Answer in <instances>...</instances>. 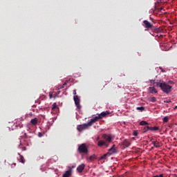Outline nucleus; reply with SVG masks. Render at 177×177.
Returning <instances> with one entry per match:
<instances>
[{
  "label": "nucleus",
  "mask_w": 177,
  "mask_h": 177,
  "mask_svg": "<svg viewBox=\"0 0 177 177\" xmlns=\"http://www.w3.org/2000/svg\"><path fill=\"white\" fill-rule=\"evenodd\" d=\"M160 89H162V92L168 94L170 92H172V86H169L165 82H162Z\"/></svg>",
  "instance_id": "nucleus-1"
},
{
  "label": "nucleus",
  "mask_w": 177,
  "mask_h": 177,
  "mask_svg": "<svg viewBox=\"0 0 177 177\" xmlns=\"http://www.w3.org/2000/svg\"><path fill=\"white\" fill-rule=\"evenodd\" d=\"M73 100L75 102V104L78 110V111H80V110H81V104H80L81 102V100L80 99V97H78V95H77V91L73 90Z\"/></svg>",
  "instance_id": "nucleus-2"
},
{
  "label": "nucleus",
  "mask_w": 177,
  "mask_h": 177,
  "mask_svg": "<svg viewBox=\"0 0 177 177\" xmlns=\"http://www.w3.org/2000/svg\"><path fill=\"white\" fill-rule=\"evenodd\" d=\"M77 150L80 154H88V146H86V144L79 145Z\"/></svg>",
  "instance_id": "nucleus-3"
},
{
  "label": "nucleus",
  "mask_w": 177,
  "mask_h": 177,
  "mask_svg": "<svg viewBox=\"0 0 177 177\" xmlns=\"http://www.w3.org/2000/svg\"><path fill=\"white\" fill-rule=\"evenodd\" d=\"M142 23L143 27H145V28H147L146 30H151L154 27L153 24H151V23H150L147 20H144Z\"/></svg>",
  "instance_id": "nucleus-4"
},
{
  "label": "nucleus",
  "mask_w": 177,
  "mask_h": 177,
  "mask_svg": "<svg viewBox=\"0 0 177 177\" xmlns=\"http://www.w3.org/2000/svg\"><path fill=\"white\" fill-rule=\"evenodd\" d=\"M118 153V151L117 149H115V145H113L111 149H109L108 154L109 156H111L113 154H117Z\"/></svg>",
  "instance_id": "nucleus-5"
},
{
  "label": "nucleus",
  "mask_w": 177,
  "mask_h": 177,
  "mask_svg": "<svg viewBox=\"0 0 177 177\" xmlns=\"http://www.w3.org/2000/svg\"><path fill=\"white\" fill-rule=\"evenodd\" d=\"M90 127L88 123L80 124L77 126V130H79L80 132L84 131V129H88V127Z\"/></svg>",
  "instance_id": "nucleus-6"
},
{
  "label": "nucleus",
  "mask_w": 177,
  "mask_h": 177,
  "mask_svg": "<svg viewBox=\"0 0 177 177\" xmlns=\"http://www.w3.org/2000/svg\"><path fill=\"white\" fill-rule=\"evenodd\" d=\"M99 120H100V118L99 115H97V116H95L94 118L91 119V120L88 122V125L91 127V125H93V124H95V122L99 121Z\"/></svg>",
  "instance_id": "nucleus-7"
},
{
  "label": "nucleus",
  "mask_w": 177,
  "mask_h": 177,
  "mask_svg": "<svg viewBox=\"0 0 177 177\" xmlns=\"http://www.w3.org/2000/svg\"><path fill=\"white\" fill-rule=\"evenodd\" d=\"M145 131L144 132H147V131H158L159 128L158 127H149L147 126L146 127L144 128Z\"/></svg>",
  "instance_id": "nucleus-8"
},
{
  "label": "nucleus",
  "mask_w": 177,
  "mask_h": 177,
  "mask_svg": "<svg viewBox=\"0 0 177 177\" xmlns=\"http://www.w3.org/2000/svg\"><path fill=\"white\" fill-rule=\"evenodd\" d=\"M102 138H103L104 140H105V142L106 143H111V142H112V140H113L112 138H111V136H110L107 134H104L102 136Z\"/></svg>",
  "instance_id": "nucleus-9"
},
{
  "label": "nucleus",
  "mask_w": 177,
  "mask_h": 177,
  "mask_svg": "<svg viewBox=\"0 0 177 177\" xmlns=\"http://www.w3.org/2000/svg\"><path fill=\"white\" fill-rule=\"evenodd\" d=\"M77 171L79 174H82L84 169H85V164L82 163L77 167Z\"/></svg>",
  "instance_id": "nucleus-10"
},
{
  "label": "nucleus",
  "mask_w": 177,
  "mask_h": 177,
  "mask_svg": "<svg viewBox=\"0 0 177 177\" xmlns=\"http://www.w3.org/2000/svg\"><path fill=\"white\" fill-rule=\"evenodd\" d=\"M97 145L100 147H102V146H106V147H109V144L104 140H100Z\"/></svg>",
  "instance_id": "nucleus-11"
},
{
  "label": "nucleus",
  "mask_w": 177,
  "mask_h": 177,
  "mask_svg": "<svg viewBox=\"0 0 177 177\" xmlns=\"http://www.w3.org/2000/svg\"><path fill=\"white\" fill-rule=\"evenodd\" d=\"M154 138L151 139V142H152V145H153L154 147H161V144L158 142V141H153Z\"/></svg>",
  "instance_id": "nucleus-12"
},
{
  "label": "nucleus",
  "mask_w": 177,
  "mask_h": 177,
  "mask_svg": "<svg viewBox=\"0 0 177 177\" xmlns=\"http://www.w3.org/2000/svg\"><path fill=\"white\" fill-rule=\"evenodd\" d=\"M108 114H109V113L108 111H106L98 114V116L100 117V119L102 120V118H104V117H106V115H108Z\"/></svg>",
  "instance_id": "nucleus-13"
},
{
  "label": "nucleus",
  "mask_w": 177,
  "mask_h": 177,
  "mask_svg": "<svg viewBox=\"0 0 177 177\" xmlns=\"http://www.w3.org/2000/svg\"><path fill=\"white\" fill-rule=\"evenodd\" d=\"M71 172H73V170L70 169L69 170H67L64 174L62 177H71Z\"/></svg>",
  "instance_id": "nucleus-14"
},
{
  "label": "nucleus",
  "mask_w": 177,
  "mask_h": 177,
  "mask_svg": "<svg viewBox=\"0 0 177 177\" xmlns=\"http://www.w3.org/2000/svg\"><path fill=\"white\" fill-rule=\"evenodd\" d=\"M149 93H158V91H157L154 86H152L149 88Z\"/></svg>",
  "instance_id": "nucleus-15"
},
{
  "label": "nucleus",
  "mask_w": 177,
  "mask_h": 177,
  "mask_svg": "<svg viewBox=\"0 0 177 177\" xmlns=\"http://www.w3.org/2000/svg\"><path fill=\"white\" fill-rule=\"evenodd\" d=\"M122 145L125 147H129V146H131V142H129V141H128V140H124L122 142Z\"/></svg>",
  "instance_id": "nucleus-16"
},
{
  "label": "nucleus",
  "mask_w": 177,
  "mask_h": 177,
  "mask_svg": "<svg viewBox=\"0 0 177 177\" xmlns=\"http://www.w3.org/2000/svg\"><path fill=\"white\" fill-rule=\"evenodd\" d=\"M19 158H18V161L19 162H21V164H24L25 161H24V157L21 155H20V153H19Z\"/></svg>",
  "instance_id": "nucleus-17"
},
{
  "label": "nucleus",
  "mask_w": 177,
  "mask_h": 177,
  "mask_svg": "<svg viewBox=\"0 0 177 177\" xmlns=\"http://www.w3.org/2000/svg\"><path fill=\"white\" fill-rule=\"evenodd\" d=\"M153 84L156 85V86H158V88H161L162 82H161V80H160V82H154Z\"/></svg>",
  "instance_id": "nucleus-18"
},
{
  "label": "nucleus",
  "mask_w": 177,
  "mask_h": 177,
  "mask_svg": "<svg viewBox=\"0 0 177 177\" xmlns=\"http://www.w3.org/2000/svg\"><path fill=\"white\" fill-rule=\"evenodd\" d=\"M30 122L32 125H37L38 124V120L37 118L32 119Z\"/></svg>",
  "instance_id": "nucleus-19"
},
{
  "label": "nucleus",
  "mask_w": 177,
  "mask_h": 177,
  "mask_svg": "<svg viewBox=\"0 0 177 177\" xmlns=\"http://www.w3.org/2000/svg\"><path fill=\"white\" fill-rule=\"evenodd\" d=\"M149 102H152L153 103L157 102V98L156 97H151L149 98Z\"/></svg>",
  "instance_id": "nucleus-20"
},
{
  "label": "nucleus",
  "mask_w": 177,
  "mask_h": 177,
  "mask_svg": "<svg viewBox=\"0 0 177 177\" xmlns=\"http://www.w3.org/2000/svg\"><path fill=\"white\" fill-rule=\"evenodd\" d=\"M140 125L145 126V125H149V123L147 122L142 120L140 122Z\"/></svg>",
  "instance_id": "nucleus-21"
},
{
  "label": "nucleus",
  "mask_w": 177,
  "mask_h": 177,
  "mask_svg": "<svg viewBox=\"0 0 177 177\" xmlns=\"http://www.w3.org/2000/svg\"><path fill=\"white\" fill-rule=\"evenodd\" d=\"M145 109L144 106H138L136 108V110H138L139 111H145Z\"/></svg>",
  "instance_id": "nucleus-22"
},
{
  "label": "nucleus",
  "mask_w": 177,
  "mask_h": 177,
  "mask_svg": "<svg viewBox=\"0 0 177 177\" xmlns=\"http://www.w3.org/2000/svg\"><path fill=\"white\" fill-rule=\"evenodd\" d=\"M162 120L163 122H168V121H169V118H168V116L164 117Z\"/></svg>",
  "instance_id": "nucleus-23"
},
{
  "label": "nucleus",
  "mask_w": 177,
  "mask_h": 177,
  "mask_svg": "<svg viewBox=\"0 0 177 177\" xmlns=\"http://www.w3.org/2000/svg\"><path fill=\"white\" fill-rule=\"evenodd\" d=\"M95 158H96V156L95 155H93L88 158V160H90L91 161H93Z\"/></svg>",
  "instance_id": "nucleus-24"
},
{
  "label": "nucleus",
  "mask_w": 177,
  "mask_h": 177,
  "mask_svg": "<svg viewBox=\"0 0 177 177\" xmlns=\"http://www.w3.org/2000/svg\"><path fill=\"white\" fill-rule=\"evenodd\" d=\"M109 154V153L103 155L102 156H101V160H106V158H107V155Z\"/></svg>",
  "instance_id": "nucleus-25"
},
{
  "label": "nucleus",
  "mask_w": 177,
  "mask_h": 177,
  "mask_svg": "<svg viewBox=\"0 0 177 177\" xmlns=\"http://www.w3.org/2000/svg\"><path fill=\"white\" fill-rule=\"evenodd\" d=\"M57 105H56V103H54L53 104V110H55V109H57Z\"/></svg>",
  "instance_id": "nucleus-26"
},
{
  "label": "nucleus",
  "mask_w": 177,
  "mask_h": 177,
  "mask_svg": "<svg viewBox=\"0 0 177 177\" xmlns=\"http://www.w3.org/2000/svg\"><path fill=\"white\" fill-rule=\"evenodd\" d=\"M66 85H67V83L65 82L59 89H63Z\"/></svg>",
  "instance_id": "nucleus-27"
},
{
  "label": "nucleus",
  "mask_w": 177,
  "mask_h": 177,
  "mask_svg": "<svg viewBox=\"0 0 177 177\" xmlns=\"http://www.w3.org/2000/svg\"><path fill=\"white\" fill-rule=\"evenodd\" d=\"M38 136L39 138H42L44 136L42 135V133L39 132Z\"/></svg>",
  "instance_id": "nucleus-28"
},
{
  "label": "nucleus",
  "mask_w": 177,
  "mask_h": 177,
  "mask_svg": "<svg viewBox=\"0 0 177 177\" xmlns=\"http://www.w3.org/2000/svg\"><path fill=\"white\" fill-rule=\"evenodd\" d=\"M49 96H50V99H52V97H53V95L52 93H50Z\"/></svg>",
  "instance_id": "nucleus-29"
},
{
  "label": "nucleus",
  "mask_w": 177,
  "mask_h": 177,
  "mask_svg": "<svg viewBox=\"0 0 177 177\" xmlns=\"http://www.w3.org/2000/svg\"><path fill=\"white\" fill-rule=\"evenodd\" d=\"M12 168H14V167H16V163H13L12 165H11Z\"/></svg>",
  "instance_id": "nucleus-30"
},
{
  "label": "nucleus",
  "mask_w": 177,
  "mask_h": 177,
  "mask_svg": "<svg viewBox=\"0 0 177 177\" xmlns=\"http://www.w3.org/2000/svg\"><path fill=\"white\" fill-rule=\"evenodd\" d=\"M165 103H171V100H166L165 101Z\"/></svg>",
  "instance_id": "nucleus-31"
},
{
  "label": "nucleus",
  "mask_w": 177,
  "mask_h": 177,
  "mask_svg": "<svg viewBox=\"0 0 177 177\" xmlns=\"http://www.w3.org/2000/svg\"><path fill=\"white\" fill-rule=\"evenodd\" d=\"M168 84H174V82L173 81H169Z\"/></svg>",
  "instance_id": "nucleus-32"
},
{
  "label": "nucleus",
  "mask_w": 177,
  "mask_h": 177,
  "mask_svg": "<svg viewBox=\"0 0 177 177\" xmlns=\"http://www.w3.org/2000/svg\"><path fill=\"white\" fill-rule=\"evenodd\" d=\"M157 32H160V28L156 29Z\"/></svg>",
  "instance_id": "nucleus-33"
},
{
  "label": "nucleus",
  "mask_w": 177,
  "mask_h": 177,
  "mask_svg": "<svg viewBox=\"0 0 177 177\" xmlns=\"http://www.w3.org/2000/svg\"><path fill=\"white\" fill-rule=\"evenodd\" d=\"M138 133H136V132H134V136H137Z\"/></svg>",
  "instance_id": "nucleus-34"
},
{
  "label": "nucleus",
  "mask_w": 177,
  "mask_h": 177,
  "mask_svg": "<svg viewBox=\"0 0 177 177\" xmlns=\"http://www.w3.org/2000/svg\"><path fill=\"white\" fill-rule=\"evenodd\" d=\"M154 82V80H151V82Z\"/></svg>",
  "instance_id": "nucleus-35"
}]
</instances>
